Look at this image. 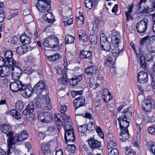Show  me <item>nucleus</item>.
Here are the masks:
<instances>
[{"instance_id": "864d4df0", "label": "nucleus", "mask_w": 155, "mask_h": 155, "mask_svg": "<svg viewBox=\"0 0 155 155\" xmlns=\"http://www.w3.org/2000/svg\"><path fill=\"white\" fill-rule=\"evenodd\" d=\"M62 120L64 121V124H65L66 122L68 123L69 120L70 121H71L70 117L66 114L62 115Z\"/></svg>"}, {"instance_id": "cd10ccee", "label": "nucleus", "mask_w": 155, "mask_h": 155, "mask_svg": "<svg viewBox=\"0 0 155 155\" xmlns=\"http://www.w3.org/2000/svg\"><path fill=\"white\" fill-rule=\"evenodd\" d=\"M6 66L10 68H12L18 66L16 65V63L15 61L13 59V58H11L6 60Z\"/></svg>"}, {"instance_id": "6e6552de", "label": "nucleus", "mask_w": 155, "mask_h": 155, "mask_svg": "<svg viewBox=\"0 0 155 155\" xmlns=\"http://www.w3.org/2000/svg\"><path fill=\"white\" fill-rule=\"evenodd\" d=\"M140 45L142 46L145 45L147 49L151 53H154L153 49L152 42L148 36H146L139 40Z\"/></svg>"}, {"instance_id": "49530a36", "label": "nucleus", "mask_w": 155, "mask_h": 155, "mask_svg": "<svg viewBox=\"0 0 155 155\" xmlns=\"http://www.w3.org/2000/svg\"><path fill=\"white\" fill-rule=\"evenodd\" d=\"M15 108L21 111L23 108L24 106L23 103L21 101H18L15 103Z\"/></svg>"}, {"instance_id": "680f3d73", "label": "nucleus", "mask_w": 155, "mask_h": 155, "mask_svg": "<svg viewBox=\"0 0 155 155\" xmlns=\"http://www.w3.org/2000/svg\"><path fill=\"white\" fill-rule=\"evenodd\" d=\"M55 72L58 75H62L63 71L62 68L61 67H56L55 69Z\"/></svg>"}, {"instance_id": "6ab92c4d", "label": "nucleus", "mask_w": 155, "mask_h": 155, "mask_svg": "<svg viewBox=\"0 0 155 155\" xmlns=\"http://www.w3.org/2000/svg\"><path fill=\"white\" fill-rule=\"evenodd\" d=\"M34 104L33 102H29L26 108L22 112V114L24 115H28L30 113H31L34 111Z\"/></svg>"}, {"instance_id": "0eeeda50", "label": "nucleus", "mask_w": 155, "mask_h": 155, "mask_svg": "<svg viewBox=\"0 0 155 155\" xmlns=\"http://www.w3.org/2000/svg\"><path fill=\"white\" fill-rule=\"evenodd\" d=\"M1 130L2 132L6 135L8 137V143H10L14 135L13 133L12 132V128L8 125L3 124L1 127Z\"/></svg>"}, {"instance_id": "412c9836", "label": "nucleus", "mask_w": 155, "mask_h": 155, "mask_svg": "<svg viewBox=\"0 0 155 155\" xmlns=\"http://www.w3.org/2000/svg\"><path fill=\"white\" fill-rule=\"evenodd\" d=\"M114 138L112 135L111 134H108L107 147L108 149L113 148L116 146V142L114 141Z\"/></svg>"}, {"instance_id": "338daca9", "label": "nucleus", "mask_w": 155, "mask_h": 155, "mask_svg": "<svg viewBox=\"0 0 155 155\" xmlns=\"http://www.w3.org/2000/svg\"><path fill=\"white\" fill-rule=\"evenodd\" d=\"M67 107L65 105H62L60 108V110L61 113L63 114H65V113L67 110Z\"/></svg>"}, {"instance_id": "1a4fd4ad", "label": "nucleus", "mask_w": 155, "mask_h": 155, "mask_svg": "<svg viewBox=\"0 0 155 155\" xmlns=\"http://www.w3.org/2000/svg\"><path fill=\"white\" fill-rule=\"evenodd\" d=\"M45 83L42 81H40L37 83L34 87L33 91L37 95H39L41 94L44 90H46L47 88Z\"/></svg>"}, {"instance_id": "b1692460", "label": "nucleus", "mask_w": 155, "mask_h": 155, "mask_svg": "<svg viewBox=\"0 0 155 155\" xmlns=\"http://www.w3.org/2000/svg\"><path fill=\"white\" fill-rule=\"evenodd\" d=\"M7 115L9 114L17 120L20 119L21 117V115L20 113L15 109L10 110L6 112Z\"/></svg>"}, {"instance_id": "bf43d9fd", "label": "nucleus", "mask_w": 155, "mask_h": 155, "mask_svg": "<svg viewBox=\"0 0 155 155\" xmlns=\"http://www.w3.org/2000/svg\"><path fill=\"white\" fill-rule=\"evenodd\" d=\"M99 84L97 83H95V82H91V81H90L89 86L93 89H95L99 86Z\"/></svg>"}, {"instance_id": "aec40b11", "label": "nucleus", "mask_w": 155, "mask_h": 155, "mask_svg": "<svg viewBox=\"0 0 155 155\" xmlns=\"http://www.w3.org/2000/svg\"><path fill=\"white\" fill-rule=\"evenodd\" d=\"M88 144L92 149L100 147L101 146V143L93 138H91L88 140Z\"/></svg>"}, {"instance_id": "a878e982", "label": "nucleus", "mask_w": 155, "mask_h": 155, "mask_svg": "<svg viewBox=\"0 0 155 155\" xmlns=\"http://www.w3.org/2000/svg\"><path fill=\"white\" fill-rule=\"evenodd\" d=\"M121 37L119 35L113 36L111 39V43L114 47H118Z\"/></svg>"}, {"instance_id": "09e8293b", "label": "nucleus", "mask_w": 155, "mask_h": 155, "mask_svg": "<svg viewBox=\"0 0 155 155\" xmlns=\"http://www.w3.org/2000/svg\"><path fill=\"white\" fill-rule=\"evenodd\" d=\"M48 114L47 112H44L42 116L43 119H41V121L43 123H48Z\"/></svg>"}, {"instance_id": "052dcab7", "label": "nucleus", "mask_w": 155, "mask_h": 155, "mask_svg": "<svg viewBox=\"0 0 155 155\" xmlns=\"http://www.w3.org/2000/svg\"><path fill=\"white\" fill-rule=\"evenodd\" d=\"M119 152L116 148L112 149L110 152L108 153V155H118Z\"/></svg>"}, {"instance_id": "774afa93", "label": "nucleus", "mask_w": 155, "mask_h": 155, "mask_svg": "<svg viewBox=\"0 0 155 155\" xmlns=\"http://www.w3.org/2000/svg\"><path fill=\"white\" fill-rule=\"evenodd\" d=\"M56 127L58 128V130L59 132L60 131V127L62 125L61 122V120H59L58 121L55 122Z\"/></svg>"}, {"instance_id": "bb28decb", "label": "nucleus", "mask_w": 155, "mask_h": 155, "mask_svg": "<svg viewBox=\"0 0 155 155\" xmlns=\"http://www.w3.org/2000/svg\"><path fill=\"white\" fill-rule=\"evenodd\" d=\"M82 79L81 75L74 76V77L69 79V81L70 84L72 86L76 85L78 82L80 81Z\"/></svg>"}, {"instance_id": "72a5a7b5", "label": "nucleus", "mask_w": 155, "mask_h": 155, "mask_svg": "<svg viewBox=\"0 0 155 155\" xmlns=\"http://www.w3.org/2000/svg\"><path fill=\"white\" fill-rule=\"evenodd\" d=\"M71 135L66 136L64 135V139L65 140L66 143H67L69 142H74L75 139V137L74 133L71 134Z\"/></svg>"}, {"instance_id": "9d476101", "label": "nucleus", "mask_w": 155, "mask_h": 155, "mask_svg": "<svg viewBox=\"0 0 155 155\" xmlns=\"http://www.w3.org/2000/svg\"><path fill=\"white\" fill-rule=\"evenodd\" d=\"M154 100L151 98H148L145 100L142 103V107L146 112H150L152 109V105L154 104Z\"/></svg>"}, {"instance_id": "f03ea898", "label": "nucleus", "mask_w": 155, "mask_h": 155, "mask_svg": "<svg viewBox=\"0 0 155 155\" xmlns=\"http://www.w3.org/2000/svg\"><path fill=\"white\" fill-rule=\"evenodd\" d=\"M28 137V134L26 131L24 130L22 131L20 134L17 135L13 136L10 143H8V150L7 155L11 154L13 152V149L12 145L18 141H22L27 139Z\"/></svg>"}, {"instance_id": "dca6fc26", "label": "nucleus", "mask_w": 155, "mask_h": 155, "mask_svg": "<svg viewBox=\"0 0 155 155\" xmlns=\"http://www.w3.org/2000/svg\"><path fill=\"white\" fill-rule=\"evenodd\" d=\"M49 48H54L59 45V39L57 37L53 35L49 36Z\"/></svg>"}, {"instance_id": "f8f14e48", "label": "nucleus", "mask_w": 155, "mask_h": 155, "mask_svg": "<svg viewBox=\"0 0 155 155\" xmlns=\"http://www.w3.org/2000/svg\"><path fill=\"white\" fill-rule=\"evenodd\" d=\"M12 75L13 80H18L22 74V70L18 66L15 67L11 69Z\"/></svg>"}, {"instance_id": "6e6d98bb", "label": "nucleus", "mask_w": 155, "mask_h": 155, "mask_svg": "<svg viewBox=\"0 0 155 155\" xmlns=\"http://www.w3.org/2000/svg\"><path fill=\"white\" fill-rule=\"evenodd\" d=\"M6 60L2 56H0V67L2 68L6 66Z\"/></svg>"}, {"instance_id": "423d86ee", "label": "nucleus", "mask_w": 155, "mask_h": 155, "mask_svg": "<svg viewBox=\"0 0 155 155\" xmlns=\"http://www.w3.org/2000/svg\"><path fill=\"white\" fill-rule=\"evenodd\" d=\"M100 44L103 50L109 51L111 48L110 45L104 34H102L100 36Z\"/></svg>"}, {"instance_id": "3c124183", "label": "nucleus", "mask_w": 155, "mask_h": 155, "mask_svg": "<svg viewBox=\"0 0 155 155\" xmlns=\"http://www.w3.org/2000/svg\"><path fill=\"white\" fill-rule=\"evenodd\" d=\"M12 54L11 51L8 50L6 51L4 54V57L6 60L10 59L12 58Z\"/></svg>"}, {"instance_id": "2f4dec72", "label": "nucleus", "mask_w": 155, "mask_h": 155, "mask_svg": "<svg viewBox=\"0 0 155 155\" xmlns=\"http://www.w3.org/2000/svg\"><path fill=\"white\" fill-rule=\"evenodd\" d=\"M74 37L71 35L68 34L66 35L65 38V44H72L74 42Z\"/></svg>"}, {"instance_id": "79ce46f5", "label": "nucleus", "mask_w": 155, "mask_h": 155, "mask_svg": "<svg viewBox=\"0 0 155 155\" xmlns=\"http://www.w3.org/2000/svg\"><path fill=\"white\" fill-rule=\"evenodd\" d=\"M120 50L118 47H114L112 51L113 55L115 57H117L120 53Z\"/></svg>"}, {"instance_id": "603ef678", "label": "nucleus", "mask_w": 155, "mask_h": 155, "mask_svg": "<svg viewBox=\"0 0 155 155\" xmlns=\"http://www.w3.org/2000/svg\"><path fill=\"white\" fill-rule=\"evenodd\" d=\"M130 107L124 109L123 113L124 114V117H126L127 118V117H129L132 115V113L129 110Z\"/></svg>"}, {"instance_id": "a18cd8bd", "label": "nucleus", "mask_w": 155, "mask_h": 155, "mask_svg": "<svg viewBox=\"0 0 155 155\" xmlns=\"http://www.w3.org/2000/svg\"><path fill=\"white\" fill-rule=\"evenodd\" d=\"M73 125L72 121H70L69 120L68 123L66 122L65 124H64L63 125L64 128V130H69L71 128H73L72 127Z\"/></svg>"}, {"instance_id": "7ed1b4c3", "label": "nucleus", "mask_w": 155, "mask_h": 155, "mask_svg": "<svg viewBox=\"0 0 155 155\" xmlns=\"http://www.w3.org/2000/svg\"><path fill=\"white\" fill-rule=\"evenodd\" d=\"M36 7L39 11L44 13L43 18L45 21L48 22V0H38Z\"/></svg>"}, {"instance_id": "0e129e2a", "label": "nucleus", "mask_w": 155, "mask_h": 155, "mask_svg": "<svg viewBox=\"0 0 155 155\" xmlns=\"http://www.w3.org/2000/svg\"><path fill=\"white\" fill-rule=\"evenodd\" d=\"M73 21V19L71 18H69L67 21H64V23L65 26L70 25L72 24Z\"/></svg>"}, {"instance_id": "ddd939ff", "label": "nucleus", "mask_w": 155, "mask_h": 155, "mask_svg": "<svg viewBox=\"0 0 155 155\" xmlns=\"http://www.w3.org/2000/svg\"><path fill=\"white\" fill-rule=\"evenodd\" d=\"M146 2L145 1L144 2H142V1L141 2V0H140L139 3L137 5V10L138 11L139 13L140 14H147L153 11L152 8H149L147 6L144 7L143 8L142 7L141 5H142V4H145Z\"/></svg>"}, {"instance_id": "39448f33", "label": "nucleus", "mask_w": 155, "mask_h": 155, "mask_svg": "<svg viewBox=\"0 0 155 155\" xmlns=\"http://www.w3.org/2000/svg\"><path fill=\"white\" fill-rule=\"evenodd\" d=\"M33 91V89L30 85L23 84L21 87L20 93L23 97L28 98L31 96Z\"/></svg>"}, {"instance_id": "4468645a", "label": "nucleus", "mask_w": 155, "mask_h": 155, "mask_svg": "<svg viewBox=\"0 0 155 155\" xmlns=\"http://www.w3.org/2000/svg\"><path fill=\"white\" fill-rule=\"evenodd\" d=\"M137 81L140 83L143 84L148 81V75L144 71L140 72L137 75Z\"/></svg>"}, {"instance_id": "7c9ffc66", "label": "nucleus", "mask_w": 155, "mask_h": 155, "mask_svg": "<svg viewBox=\"0 0 155 155\" xmlns=\"http://www.w3.org/2000/svg\"><path fill=\"white\" fill-rule=\"evenodd\" d=\"M65 149L67 153H70V154L74 153L76 150V147L74 144H68Z\"/></svg>"}, {"instance_id": "c85d7f7f", "label": "nucleus", "mask_w": 155, "mask_h": 155, "mask_svg": "<svg viewBox=\"0 0 155 155\" xmlns=\"http://www.w3.org/2000/svg\"><path fill=\"white\" fill-rule=\"evenodd\" d=\"M114 63V60L110 56H108L105 58L104 64L106 66L111 67H112V66Z\"/></svg>"}, {"instance_id": "de8ad7c7", "label": "nucleus", "mask_w": 155, "mask_h": 155, "mask_svg": "<svg viewBox=\"0 0 155 155\" xmlns=\"http://www.w3.org/2000/svg\"><path fill=\"white\" fill-rule=\"evenodd\" d=\"M48 38L46 37L44 40L43 41V45L44 46V49L45 51V54L47 53L48 52Z\"/></svg>"}, {"instance_id": "69168bd1", "label": "nucleus", "mask_w": 155, "mask_h": 155, "mask_svg": "<svg viewBox=\"0 0 155 155\" xmlns=\"http://www.w3.org/2000/svg\"><path fill=\"white\" fill-rule=\"evenodd\" d=\"M136 122L137 127H142V119L140 118H138L136 120Z\"/></svg>"}, {"instance_id": "c9c22d12", "label": "nucleus", "mask_w": 155, "mask_h": 155, "mask_svg": "<svg viewBox=\"0 0 155 155\" xmlns=\"http://www.w3.org/2000/svg\"><path fill=\"white\" fill-rule=\"evenodd\" d=\"M47 94L43 95V101L45 107H48V91H46Z\"/></svg>"}, {"instance_id": "8fccbe9b", "label": "nucleus", "mask_w": 155, "mask_h": 155, "mask_svg": "<svg viewBox=\"0 0 155 155\" xmlns=\"http://www.w3.org/2000/svg\"><path fill=\"white\" fill-rule=\"evenodd\" d=\"M124 151L126 155H136L135 152L130 149L125 148Z\"/></svg>"}, {"instance_id": "c03bdc74", "label": "nucleus", "mask_w": 155, "mask_h": 155, "mask_svg": "<svg viewBox=\"0 0 155 155\" xmlns=\"http://www.w3.org/2000/svg\"><path fill=\"white\" fill-rule=\"evenodd\" d=\"M41 99L39 97H36L34 100L36 108H40L41 107Z\"/></svg>"}, {"instance_id": "4c0bfd02", "label": "nucleus", "mask_w": 155, "mask_h": 155, "mask_svg": "<svg viewBox=\"0 0 155 155\" xmlns=\"http://www.w3.org/2000/svg\"><path fill=\"white\" fill-rule=\"evenodd\" d=\"M23 72L28 75L30 74L34 71L30 66H25L23 68Z\"/></svg>"}, {"instance_id": "4d7b16f0", "label": "nucleus", "mask_w": 155, "mask_h": 155, "mask_svg": "<svg viewBox=\"0 0 155 155\" xmlns=\"http://www.w3.org/2000/svg\"><path fill=\"white\" fill-rule=\"evenodd\" d=\"M15 12L12 14H10L7 17V18L8 20H10L12 18L17 15L18 14V12L17 10H15Z\"/></svg>"}, {"instance_id": "393cba45", "label": "nucleus", "mask_w": 155, "mask_h": 155, "mask_svg": "<svg viewBox=\"0 0 155 155\" xmlns=\"http://www.w3.org/2000/svg\"><path fill=\"white\" fill-rule=\"evenodd\" d=\"M19 39L23 45L29 44L31 42L30 37L25 34L21 35L19 37Z\"/></svg>"}, {"instance_id": "5701e85b", "label": "nucleus", "mask_w": 155, "mask_h": 155, "mask_svg": "<svg viewBox=\"0 0 155 155\" xmlns=\"http://www.w3.org/2000/svg\"><path fill=\"white\" fill-rule=\"evenodd\" d=\"M80 55L81 58H88L89 59H92V52L89 50H83L80 51Z\"/></svg>"}, {"instance_id": "9b49d317", "label": "nucleus", "mask_w": 155, "mask_h": 155, "mask_svg": "<svg viewBox=\"0 0 155 155\" xmlns=\"http://www.w3.org/2000/svg\"><path fill=\"white\" fill-rule=\"evenodd\" d=\"M10 83L9 87L11 90L13 92H16L20 90L22 85V82L18 80H14Z\"/></svg>"}, {"instance_id": "a19ab883", "label": "nucleus", "mask_w": 155, "mask_h": 155, "mask_svg": "<svg viewBox=\"0 0 155 155\" xmlns=\"http://www.w3.org/2000/svg\"><path fill=\"white\" fill-rule=\"evenodd\" d=\"M87 126L86 125H82L79 127L78 128L79 132L84 133L87 130Z\"/></svg>"}, {"instance_id": "2eb2a0df", "label": "nucleus", "mask_w": 155, "mask_h": 155, "mask_svg": "<svg viewBox=\"0 0 155 155\" xmlns=\"http://www.w3.org/2000/svg\"><path fill=\"white\" fill-rule=\"evenodd\" d=\"M73 104L75 107V109L78 107L84 105L85 100L84 97L82 96L76 98L73 101Z\"/></svg>"}, {"instance_id": "e433bc0d", "label": "nucleus", "mask_w": 155, "mask_h": 155, "mask_svg": "<svg viewBox=\"0 0 155 155\" xmlns=\"http://www.w3.org/2000/svg\"><path fill=\"white\" fill-rule=\"evenodd\" d=\"M89 39L91 44H96L97 41V36L95 34H91L89 36Z\"/></svg>"}, {"instance_id": "e2e57ef3", "label": "nucleus", "mask_w": 155, "mask_h": 155, "mask_svg": "<svg viewBox=\"0 0 155 155\" xmlns=\"http://www.w3.org/2000/svg\"><path fill=\"white\" fill-rule=\"evenodd\" d=\"M65 131L64 135H66L67 136L71 135V134H72L74 133L73 128H71L69 130H65Z\"/></svg>"}, {"instance_id": "c756f323", "label": "nucleus", "mask_w": 155, "mask_h": 155, "mask_svg": "<svg viewBox=\"0 0 155 155\" xmlns=\"http://www.w3.org/2000/svg\"><path fill=\"white\" fill-rule=\"evenodd\" d=\"M41 148L44 155H48V142L44 143L41 144Z\"/></svg>"}, {"instance_id": "f257e3e1", "label": "nucleus", "mask_w": 155, "mask_h": 155, "mask_svg": "<svg viewBox=\"0 0 155 155\" xmlns=\"http://www.w3.org/2000/svg\"><path fill=\"white\" fill-rule=\"evenodd\" d=\"M118 120L119 122L120 128L121 132L119 137V139L122 142H124L130 136L127 129V127L129 126V122L127 121V117L123 116H120Z\"/></svg>"}, {"instance_id": "4be33fe9", "label": "nucleus", "mask_w": 155, "mask_h": 155, "mask_svg": "<svg viewBox=\"0 0 155 155\" xmlns=\"http://www.w3.org/2000/svg\"><path fill=\"white\" fill-rule=\"evenodd\" d=\"M97 72V68L94 65L90 66L86 69V74L88 75H95Z\"/></svg>"}, {"instance_id": "473e14b6", "label": "nucleus", "mask_w": 155, "mask_h": 155, "mask_svg": "<svg viewBox=\"0 0 155 155\" xmlns=\"http://www.w3.org/2000/svg\"><path fill=\"white\" fill-rule=\"evenodd\" d=\"M27 49L26 46H20L17 48L16 52L18 54H23L27 51Z\"/></svg>"}, {"instance_id": "20e7f679", "label": "nucleus", "mask_w": 155, "mask_h": 155, "mask_svg": "<svg viewBox=\"0 0 155 155\" xmlns=\"http://www.w3.org/2000/svg\"><path fill=\"white\" fill-rule=\"evenodd\" d=\"M148 21L147 18H143L136 25L137 31L140 34L144 33L146 31L147 27Z\"/></svg>"}, {"instance_id": "ea45409f", "label": "nucleus", "mask_w": 155, "mask_h": 155, "mask_svg": "<svg viewBox=\"0 0 155 155\" xmlns=\"http://www.w3.org/2000/svg\"><path fill=\"white\" fill-rule=\"evenodd\" d=\"M108 92V93L107 94H102V98L104 99V101L106 102H109L111 99V97L110 96V93L106 89Z\"/></svg>"}, {"instance_id": "13d9d810", "label": "nucleus", "mask_w": 155, "mask_h": 155, "mask_svg": "<svg viewBox=\"0 0 155 155\" xmlns=\"http://www.w3.org/2000/svg\"><path fill=\"white\" fill-rule=\"evenodd\" d=\"M144 58L147 61H150L152 58V54L150 53H147L145 54Z\"/></svg>"}, {"instance_id": "a211bd4d", "label": "nucleus", "mask_w": 155, "mask_h": 155, "mask_svg": "<svg viewBox=\"0 0 155 155\" xmlns=\"http://www.w3.org/2000/svg\"><path fill=\"white\" fill-rule=\"evenodd\" d=\"M11 69L6 66L1 68L0 67V77H7L9 76L11 73Z\"/></svg>"}, {"instance_id": "58836bf2", "label": "nucleus", "mask_w": 155, "mask_h": 155, "mask_svg": "<svg viewBox=\"0 0 155 155\" xmlns=\"http://www.w3.org/2000/svg\"><path fill=\"white\" fill-rule=\"evenodd\" d=\"M60 58L59 54L56 53L52 55L49 56V61H58Z\"/></svg>"}, {"instance_id": "f3484780", "label": "nucleus", "mask_w": 155, "mask_h": 155, "mask_svg": "<svg viewBox=\"0 0 155 155\" xmlns=\"http://www.w3.org/2000/svg\"><path fill=\"white\" fill-rule=\"evenodd\" d=\"M77 33L78 35V38L81 41L85 42L88 41V37L85 30H79L78 31Z\"/></svg>"}, {"instance_id": "5fc2aeb1", "label": "nucleus", "mask_w": 155, "mask_h": 155, "mask_svg": "<svg viewBox=\"0 0 155 155\" xmlns=\"http://www.w3.org/2000/svg\"><path fill=\"white\" fill-rule=\"evenodd\" d=\"M49 23H53L56 21L53 14L51 12H49Z\"/></svg>"}, {"instance_id": "37998d69", "label": "nucleus", "mask_w": 155, "mask_h": 155, "mask_svg": "<svg viewBox=\"0 0 155 155\" xmlns=\"http://www.w3.org/2000/svg\"><path fill=\"white\" fill-rule=\"evenodd\" d=\"M145 59L143 55H141L140 56V65L141 68L144 69L146 68V64H145Z\"/></svg>"}, {"instance_id": "f704fd0d", "label": "nucleus", "mask_w": 155, "mask_h": 155, "mask_svg": "<svg viewBox=\"0 0 155 155\" xmlns=\"http://www.w3.org/2000/svg\"><path fill=\"white\" fill-rule=\"evenodd\" d=\"M63 75L62 78L58 79V81L60 83L63 84L64 85H67L68 83V78L67 77L66 75L63 74Z\"/></svg>"}]
</instances>
